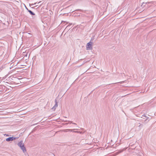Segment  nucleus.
Segmentation results:
<instances>
[{
  "label": "nucleus",
  "instance_id": "1",
  "mask_svg": "<svg viewBox=\"0 0 156 156\" xmlns=\"http://www.w3.org/2000/svg\"><path fill=\"white\" fill-rule=\"evenodd\" d=\"M18 146L20 147L21 149L23 151V152H26V150L24 146V144H23L22 141H20L18 144Z\"/></svg>",
  "mask_w": 156,
  "mask_h": 156
},
{
  "label": "nucleus",
  "instance_id": "2",
  "mask_svg": "<svg viewBox=\"0 0 156 156\" xmlns=\"http://www.w3.org/2000/svg\"><path fill=\"white\" fill-rule=\"evenodd\" d=\"M92 42L90 41L87 43L86 45V49L87 50H91L92 49Z\"/></svg>",
  "mask_w": 156,
  "mask_h": 156
},
{
  "label": "nucleus",
  "instance_id": "3",
  "mask_svg": "<svg viewBox=\"0 0 156 156\" xmlns=\"http://www.w3.org/2000/svg\"><path fill=\"white\" fill-rule=\"evenodd\" d=\"M17 138L15 137H8L6 139V140L7 141L9 142L10 141H13L14 140L16 139Z\"/></svg>",
  "mask_w": 156,
  "mask_h": 156
},
{
  "label": "nucleus",
  "instance_id": "4",
  "mask_svg": "<svg viewBox=\"0 0 156 156\" xmlns=\"http://www.w3.org/2000/svg\"><path fill=\"white\" fill-rule=\"evenodd\" d=\"M30 13V14H31V15H35V14L33 12H32L31 10H28V11Z\"/></svg>",
  "mask_w": 156,
  "mask_h": 156
},
{
  "label": "nucleus",
  "instance_id": "5",
  "mask_svg": "<svg viewBox=\"0 0 156 156\" xmlns=\"http://www.w3.org/2000/svg\"><path fill=\"white\" fill-rule=\"evenodd\" d=\"M55 106L54 107H53L52 108V109H53V108H54V107H57V102L56 101V100H55Z\"/></svg>",
  "mask_w": 156,
  "mask_h": 156
},
{
  "label": "nucleus",
  "instance_id": "6",
  "mask_svg": "<svg viewBox=\"0 0 156 156\" xmlns=\"http://www.w3.org/2000/svg\"><path fill=\"white\" fill-rule=\"evenodd\" d=\"M68 121V122H69V123H70V124L72 123V124H75V125H76V124L75 123H73L72 122V121Z\"/></svg>",
  "mask_w": 156,
  "mask_h": 156
},
{
  "label": "nucleus",
  "instance_id": "7",
  "mask_svg": "<svg viewBox=\"0 0 156 156\" xmlns=\"http://www.w3.org/2000/svg\"><path fill=\"white\" fill-rule=\"evenodd\" d=\"M122 151H118L117 152H116L115 153V154H118L121 152Z\"/></svg>",
  "mask_w": 156,
  "mask_h": 156
},
{
  "label": "nucleus",
  "instance_id": "8",
  "mask_svg": "<svg viewBox=\"0 0 156 156\" xmlns=\"http://www.w3.org/2000/svg\"><path fill=\"white\" fill-rule=\"evenodd\" d=\"M73 129H66V131H70V132H72V130Z\"/></svg>",
  "mask_w": 156,
  "mask_h": 156
},
{
  "label": "nucleus",
  "instance_id": "9",
  "mask_svg": "<svg viewBox=\"0 0 156 156\" xmlns=\"http://www.w3.org/2000/svg\"><path fill=\"white\" fill-rule=\"evenodd\" d=\"M154 2H147V3H149V4H153Z\"/></svg>",
  "mask_w": 156,
  "mask_h": 156
},
{
  "label": "nucleus",
  "instance_id": "10",
  "mask_svg": "<svg viewBox=\"0 0 156 156\" xmlns=\"http://www.w3.org/2000/svg\"><path fill=\"white\" fill-rule=\"evenodd\" d=\"M144 117H147L146 116V115H143L141 117L142 118H144Z\"/></svg>",
  "mask_w": 156,
  "mask_h": 156
},
{
  "label": "nucleus",
  "instance_id": "11",
  "mask_svg": "<svg viewBox=\"0 0 156 156\" xmlns=\"http://www.w3.org/2000/svg\"><path fill=\"white\" fill-rule=\"evenodd\" d=\"M72 25V24H71L70 25H68V26H67V27H66V28H68H68H70V25Z\"/></svg>",
  "mask_w": 156,
  "mask_h": 156
},
{
  "label": "nucleus",
  "instance_id": "12",
  "mask_svg": "<svg viewBox=\"0 0 156 156\" xmlns=\"http://www.w3.org/2000/svg\"><path fill=\"white\" fill-rule=\"evenodd\" d=\"M5 136H9V134H5L4 135Z\"/></svg>",
  "mask_w": 156,
  "mask_h": 156
},
{
  "label": "nucleus",
  "instance_id": "13",
  "mask_svg": "<svg viewBox=\"0 0 156 156\" xmlns=\"http://www.w3.org/2000/svg\"><path fill=\"white\" fill-rule=\"evenodd\" d=\"M26 9L28 11V10H29L26 7Z\"/></svg>",
  "mask_w": 156,
  "mask_h": 156
},
{
  "label": "nucleus",
  "instance_id": "14",
  "mask_svg": "<svg viewBox=\"0 0 156 156\" xmlns=\"http://www.w3.org/2000/svg\"><path fill=\"white\" fill-rule=\"evenodd\" d=\"M74 132H76V133H79V131H75Z\"/></svg>",
  "mask_w": 156,
  "mask_h": 156
},
{
  "label": "nucleus",
  "instance_id": "15",
  "mask_svg": "<svg viewBox=\"0 0 156 156\" xmlns=\"http://www.w3.org/2000/svg\"><path fill=\"white\" fill-rule=\"evenodd\" d=\"M139 124H140L139 126H140L141 125V124H140V123H139Z\"/></svg>",
  "mask_w": 156,
  "mask_h": 156
}]
</instances>
